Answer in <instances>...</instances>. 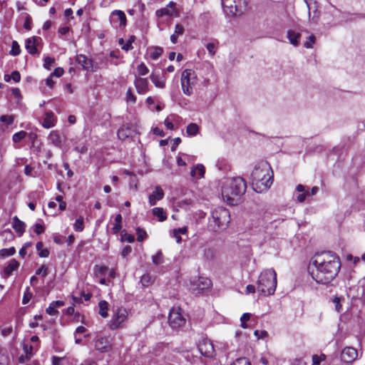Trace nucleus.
<instances>
[{
    "label": "nucleus",
    "mask_w": 365,
    "mask_h": 365,
    "mask_svg": "<svg viewBox=\"0 0 365 365\" xmlns=\"http://www.w3.org/2000/svg\"><path fill=\"white\" fill-rule=\"evenodd\" d=\"M341 267L339 257L334 252H317L309 266L312 277L319 284L330 283Z\"/></svg>",
    "instance_id": "1"
},
{
    "label": "nucleus",
    "mask_w": 365,
    "mask_h": 365,
    "mask_svg": "<svg viewBox=\"0 0 365 365\" xmlns=\"http://www.w3.org/2000/svg\"><path fill=\"white\" fill-rule=\"evenodd\" d=\"M247 190V183L242 178L236 177L227 179L222 186V197L225 202L230 205L239 203L240 197Z\"/></svg>",
    "instance_id": "2"
},
{
    "label": "nucleus",
    "mask_w": 365,
    "mask_h": 365,
    "mask_svg": "<svg viewBox=\"0 0 365 365\" xmlns=\"http://www.w3.org/2000/svg\"><path fill=\"white\" fill-rule=\"evenodd\" d=\"M252 183L259 192L269 188L273 182V171L267 162H261L252 170Z\"/></svg>",
    "instance_id": "3"
},
{
    "label": "nucleus",
    "mask_w": 365,
    "mask_h": 365,
    "mask_svg": "<svg viewBox=\"0 0 365 365\" xmlns=\"http://www.w3.org/2000/svg\"><path fill=\"white\" fill-rule=\"evenodd\" d=\"M277 284V273L274 269L263 270L257 282V289L264 296L273 295Z\"/></svg>",
    "instance_id": "4"
},
{
    "label": "nucleus",
    "mask_w": 365,
    "mask_h": 365,
    "mask_svg": "<svg viewBox=\"0 0 365 365\" xmlns=\"http://www.w3.org/2000/svg\"><path fill=\"white\" fill-rule=\"evenodd\" d=\"M230 216L228 210L220 207L211 212L208 220L207 227L212 232H217L219 230L225 229L230 222Z\"/></svg>",
    "instance_id": "5"
},
{
    "label": "nucleus",
    "mask_w": 365,
    "mask_h": 365,
    "mask_svg": "<svg viewBox=\"0 0 365 365\" xmlns=\"http://www.w3.org/2000/svg\"><path fill=\"white\" fill-rule=\"evenodd\" d=\"M197 83V78L195 72L192 69H185L182 72L180 83L182 92L185 95L190 96L193 93V88Z\"/></svg>",
    "instance_id": "6"
},
{
    "label": "nucleus",
    "mask_w": 365,
    "mask_h": 365,
    "mask_svg": "<svg viewBox=\"0 0 365 365\" xmlns=\"http://www.w3.org/2000/svg\"><path fill=\"white\" fill-rule=\"evenodd\" d=\"M128 319V311L123 307H119L113 311L109 322V327L112 330L119 329Z\"/></svg>",
    "instance_id": "7"
},
{
    "label": "nucleus",
    "mask_w": 365,
    "mask_h": 365,
    "mask_svg": "<svg viewBox=\"0 0 365 365\" xmlns=\"http://www.w3.org/2000/svg\"><path fill=\"white\" fill-rule=\"evenodd\" d=\"M168 322L173 329H179L185 324V319L182 316L181 309L173 307L169 313Z\"/></svg>",
    "instance_id": "8"
},
{
    "label": "nucleus",
    "mask_w": 365,
    "mask_h": 365,
    "mask_svg": "<svg viewBox=\"0 0 365 365\" xmlns=\"http://www.w3.org/2000/svg\"><path fill=\"white\" fill-rule=\"evenodd\" d=\"M113 338L110 335L97 337L94 341L95 348L101 353L109 352L113 349Z\"/></svg>",
    "instance_id": "9"
},
{
    "label": "nucleus",
    "mask_w": 365,
    "mask_h": 365,
    "mask_svg": "<svg viewBox=\"0 0 365 365\" xmlns=\"http://www.w3.org/2000/svg\"><path fill=\"white\" fill-rule=\"evenodd\" d=\"M76 61L78 64L82 66L83 68L87 71L107 68V58H105V61H102V63L99 64L96 63L93 65L91 59L87 58L85 55L80 54L77 56Z\"/></svg>",
    "instance_id": "10"
},
{
    "label": "nucleus",
    "mask_w": 365,
    "mask_h": 365,
    "mask_svg": "<svg viewBox=\"0 0 365 365\" xmlns=\"http://www.w3.org/2000/svg\"><path fill=\"white\" fill-rule=\"evenodd\" d=\"M198 350L200 354L205 357L212 358L215 354L214 345L212 341L207 339H202L199 342Z\"/></svg>",
    "instance_id": "11"
},
{
    "label": "nucleus",
    "mask_w": 365,
    "mask_h": 365,
    "mask_svg": "<svg viewBox=\"0 0 365 365\" xmlns=\"http://www.w3.org/2000/svg\"><path fill=\"white\" fill-rule=\"evenodd\" d=\"M42 39L39 36H32L26 39L25 48L31 55L38 53V47L41 43Z\"/></svg>",
    "instance_id": "12"
},
{
    "label": "nucleus",
    "mask_w": 365,
    "mask_h": 365,
    "mask_svg": "<svg viewBox=\"0 0 365 365\" xmlns=\"http://www.w3.org/2000/svg\"><path fill=\"white\" fill-rule=\"evenodd\" d=\"M309 11V19L317 23L319 18L318 4L316 0H304Z\"/></svg>",
    "instance_id": "13"
},
{
    "label": "nucleus",
    "mask_w": 365,
    "mask_h": 365,
    "mask_svg": "<svg viewBox=\"0 0 365 365\" xmlns=\"http://www.w3.org/2000/svg\"><path fill=\"white\" fill-rule=\"evenodd\" d=\"M110 21L120 28H125L127 23L125 14L121 10H114L112 11Z\"/></svg>",
    "instance_id": "14"
},
{
    "label": "nucleus",
    "mask_w": 365,
    "mask_h": 365,
    "mask_svg": "<svg viewBox=\"0 0 365 365\" xmlns=\"http://www.w3.org/2000/svg\"><path fill=\"white\" fill-rule=\"evenodd\" d=\"M134 85L138 94L144 95L149 91V83L147 78L135 76Z\"/></svg>",
    "instance_id": "15"
},
{
    "label": "nucleus",
    "mask_w": 365,
    "mask_h": 365,
    "mask_svg": "<svg viewBox=\"0 0 365 365\" xmlns=\"http://www.w3.org/2000/svg\"><path fill=\"white\" fill-rule=\"evenodd\" d=\"M357 351L354 348L346 347L341 351V359L345 363H351L357 358Z\"/></svg>",
    "instance_id": "16"
},
{
    "label": "nucleus",
    "mask_w": 365,
    "mask_h": 365,
    "mask_svg": "<svg viewBox=\"0 0 365 365\" xmlns=\"http://www.w3.org/2000/svg\"><path fill=\"white\" fill-rule=\"evenodd\" d=\"M164 191L160 186H156L152 194L149 195L148 200L150 206L156 204L157 201L162 200L164 197Z\"/></svg>",
    "instance_id": "17"
},
{
    "label": "nucleus",
    "mask_w": 365,
    "mask_h": 365,
    "mask_svg": "<svg viewBox=\"0 0 365 365\" xmlns=\"http://www.w3.org/2000/svg\"><path fill=\"white\" fill-rule=\"evenodd\" d=\"M150 78L155 87L159 88H164L165 86L166 78L163 75L153 72Z\"/></svg>",
    "instance_id": "18"
},
{
    "label": "nucleus",
    "mask_w": 365,
    "mask_h": 365,
    "mask_svg": "<svg viewBox=\"0 0 365 365\" xmlns=\"http://www.w3.org/2000/svg\"><path fill=\"white\" fill-rule=\"evenodd\" d=\"M48 140L50 143H51L53 145L57 147V148H61L63 140L62 137L61 136L60 133L57 130H52L48 136Z\"/></svg>",
    "instance_id": "19"
},
{
    "label": "nucleus",
    "mask_w": 365,
    "mask_h": 365,
    "mask_svg": "<svg viewBox=\"0 0 365 365\" xmlns=\"http://www.w3.org/2000/svg\"><path fill=\"white\" fill-rule=\"evenodd\" d=\"M194 285H196V289L200 292L204 289H209L212 286V282L208 278L199 277L194 282Z\"/></svg>",
    "instance_id": "20"
},
{
    "label": "nucleus",
    "mask_w": 365,
    "mask_h": 365,
    "mask_svg": "<svg viewBox=\"0 0 365 365\" xmlns=\"http://www.w3.org/2000/svg\"><path fill=\"white\" fill-rule=\"evenodd\" d=\"M246 0H235L233 6V16L241 15L246 9Z\"/></svg>",
    "instance_id": "21"
},
{
    "label": "nucleus",
    "mask_w": 365,
    "mask_h": 365,
    "mask_svg": "<svg viewBox=\"0 0 365 365\" xmlns=\"http://www.w3.org/2000/svg\"><path fill=\"white\" fill-rule=\"evenodd\" d=\"M205 171L204 165L202 164H197L192 168L190 175L193 178L200 179L204 177Z\"/></svg>",
    "instance_id": "22"
},
{
    "label": "nucleus",
    "mask_w": 365,
    "mask_h": 365,
    "mask_svg": "<svg viewBox=\"0 0 365 365\" xmlns=\"http://www.w3.org/2000/svg\"><path fill=\"white\" fill-rule=\"evenodd\" d=\"M19 266V262L16 259H11L4 269V276L8 277L11 275L12 272Z\"/></svg>",
    "instance_id": "23"
},
{
    "label": "nucleus",
    "mask_w": 365,
    "mask_h": 365,
    "mask_svg": "<svg viewBox=\"0 0 365 365\" xmlns=\"http://www.w3.org/2000/svg\"><path fill=\"white\" fill-rule=\"evenodd\" d=\"M12 227H13L14 230L19 235H21L25 231L26 225L23 221L20 220L16 216H15L13 217Z\"/></svg>",
    "instance_id": "24"
},
{
    "label": "nucleus",
    "mask_w": 365,
    "mask_h": 365,
    "mask_svg": "<svg viewBox=\"0 0 365 365\" xmlns=\"http://www.w3.org/2000/svg\"><path fill=\"white\" fill-rule=\"evenodd\" d=\"M55 125V116L52 112H47L43 118L42 126L45 128H50Z\"/></svg>",
    "instance_id": "25"
},
{
    "label": "nucleus",
    "mask_w": 365,
    "mask_h": 365,
    "mask_svg": "<svg viewBox=\"0 0 365 365\" xmlns=\"http://www.w3.org/2000/svg\"><path fill=\"white\" fill-rule=\"evenodd\" d=\"M301 37V34L299 33L295 32L292 30H289L287 31V38L293 46H297L299 45V39Z\"/></svg>",
    "instance_id": "26"
},
{
    "label": "nucleus",
    "mask_w": 365,
    "mask_h": 365,
    "mask_svg": "<svg viewBox=\"0 0 365 365\" xmlns=\"http://www.w3.org/2000/svg\"><path fill=\"white\" fill-rule=\"evenodd\" d=\"M184 31H185L184 27L182 25H180L179 24H176L175 26V31L170 36L171 42L173 43H176L178 37L179 36L182 35L184 33Z\"/></svg>",
    "instance_id": "27"
},
{
    "label": "nucleus",
    "mask_w": 365,
    "mask_h": 365,
    "mask_svg": "<svg viewBox=\"0 0 365 365\" xmlns=\"http://www.w3.org/2000/svg\"><path fill=\"white\" fill-rule=\"evenodd\" d=\"M200 131V127L194 123H190L186 128V133L188 136H195Z\"/></svg>",
    "instance_id": "28"
},
{
    "label": "nucleus",
    "mask_w": 365,
    "mask_h": 365,
    "mask_svg": "<svg viewBox=\"0 0 365 365\" xmlns=\"http://www.w3.org/2000/svg\"><path fill=\"white\" fill-rule=\"evenodd\" d=\"M153 215L155 217H158L159 221L163 222L167 219L166 212L161 207H154L152 210Z\"/></svg>",
    "instance_id": "29"
},
{
    "label": "nucleus",
    "mask_w": 365,
    "mask_h": 365,
    "mask_svg": "<svg viewBox=\"0 0 365 365\" xmlns=\"http://www.w3.org/2000/svg\"><path fill=\"white\" fill-rule=\"evenodd\" d=\"M117 135L119 139L125 140L131 135V130L123 125L118 129Z\"/></svg>",
    "instance_id": "30"
},
{
    "label": "nucleus",
    "mask_w": 365,
    "mask_h": 365,
    "mask_svg": "<svg viewBox=\"0 0 365 365\" xmlns=\"http://www.w3.org/2000/svg\"><path fill=\"white\" fill-rule=\"evenodd\" d=\"M98 307H99V314L103 317L106 318L108 317V304L107 302L103 300L101 301L98 303Z\"/></svg>",
    "instance_id": "31"
},
{
    "label": "nucleus",
    "mask_w": 365,
    "mask_h": 365,
    "mask_svg": "<svg viewBox=\"0 0 365 365\" xmlns=\"http://www.w3.org/2000/svg\"><path fill=\"white\" fill-rule=\"evenodd\" d=\"M155 277L147 273L141 277L140 282L144 287H148L155 282Z\"/></svg>",
    "instance_id": "32"
},
{
    "label": "nucleus",
    "mask_w": 365,
    "mask_h": 365,
    "mask_svg": "<svg viewBox=\"0 0 365 365\" xmlns=\"http://www.w3.org/2000/svg\"><path fill=\"white\" fill-rule=\"evenodd\" d=\"M174 14H175V11L174 10H171V9H168V7H165V8L158 9L155 12V15L158 18L163 17L164 16H172L174 15Z\"/></svg>",
    "instance_id": "33"
},
{
    "label": "nucleus",
    "mask_w": 365,
    "mask_h": 365,
    "mask_svg": "<svg viewBox=\"0 0 365 365\" xmlns=\"http://www.w3.org/2000/svg\"><path fill=\"white\" fill-rule=\"evenodd\" d=\"M108 271V267L105 265H96L94 267V273L96 277L105 276L106 273Z\"/></svg>",
    "instance_id": "34"
},
{
    "label": "nucleus",
    "mask_w": 365,
    "mask_h": 365,
    "mask_svg": "<svg viewBox=\"0 0 365 365\" xmlns=\"http://www.w3.org/2000/svg\"><path fill=\"white\" fill-rule=\"evenodd\" d=\"M122 216L121 215L118 214L115 217V223L113 227V230L114 233H118L120 231L122 228Z\"/></svg>",
    "instance_id": "35"
},
{
    "label": "nucleus",
    "mask_w": 365,
    "mask_h": 365,
    "mask_svg": "<svg viewBox=\"0 0 365 365\" xmlns=\"http://www.w3.org/2000/svg\"><path fill=\"white\" fill-rule=\"evenodd\" d=\"M21 53L20 46L16 41H13L11 44V49L9 51V54L13 56H19Z\"/></svg>",
    "instance_id": "36"
},
{
    "label": "nucleus",
    "mask_w": 365,
    "mask_h": 365,
    "mask_svg": "<svg viewBox=\"0 0 365 365\" xmlns=\"http://www.w3.org/2000/svg\"><path fill=\"white\" fill-rule=\"evenodd\" d=\"M206 48L208 51L209 54L211 56H214L217 51V42H210L205 45Z\"/></svg>",
    "instance_id": "37"
},
{
    "label": "nucleus",
    "mask_w": 365,
    "mask_h": 365,
    "mask_svg": "<svg viewBox=\"0 0 365 365\" xmlns=\"http://www.w3.org/2000/svg\"><path fill=\"white\" fill-rule=\"evenodd\" d=\"M73 228L74 230L76 231V232H81L83 231L84 227H83V217L82 216H79L74 225H73Z\"/></svg>",
    "instance_id": "38"
},
{
    "label": "nucleus",
    "mask_w": 365,
    "mask_h": 365,
    "mask_svg": "<svg viewBox=\"0 0 365 365\" xmlns=\"http://www.w3.org/2000/svg\"><path fill=\"white\" fill-rule=\"evenodd\" d=\"M26 132L21 130L13 135L12 139L14 143H19L26 136Z\"/></svg>",
    "instance_id": "39"
},
{
    "label": "nucleus",
    "mask_w": 365,
    "mask_h": 365,
    "mask_svg": "<svg viewBox=\"0 0 365 365\" xmlns=\"http://www.w3.org/2000/svg\"><path fill=\"white\" fill-rule=\"evenodd\" d=\"M163 48L160 47H155L150 52V58L153 60L158 59L163 53Z\"/></svg>",
    "instance_id": "40"
},
{
    "label": "nucleus",
    "mask_w": 365,
    "mask_h": 365,
    "mask_svg": "<svg viewBox=\"0 0 365 365\" xmlns=\"http://www.w3.org/2000/svg\"><path fill=\"white\" fill-rule=\"evenodd\" d=\"M135 36H130L128 39L127 42L122 46V49L125 50V51L131 50L133 48L132 43L135 41Z\"/></svg>",
    "instance_id": "41"
},
{
    "label": "nucleus",
    "mask_w": 365,
    "mask_h": 365,
    "mask_svg": "<svg viewBox=\"0 0 365 365\" xmlns=\"http://www.w3.org/2000/svg\"><path fill=\"white\" fill-rule=\"evenodd\" d=\"M136 235H137V240L139 242H142L148 236L145 230H144L143 229H141L140 227H138L136 229Z\"/></svg>",
    "instance_id": "42"
},
{
    "label": "nucleus",
    "mask_w": 365,
    "mask_h": 365,
    "mask_svg": "<svg viewBox=\"0 0 365 365\" xmlns=\"http://www.w3.org/2000/svg\"><path fill=\"white\" fill-rule=\"evenodd\" d=\"M138 74L140 76H145L148 73L149 70L144 63H141L138 66L137 68Z\"/></svg>",
    "instance_id": "43"
},
{
    "label": "nucleus",
    "mask_w": 365,
    "mask_h": 365,
    "mask_svg": "<svg viewBox=\"0 0 365 365\" xmlns=\"http://www.w3.org/2000/svg\"><path fill=\"white\" fill-rule=\"evenodd\" d=\"M31 297H32V294L30 292V288L27 287L25 290V292H24V294L23 299H22V304H26L30 301Z\"/></svg>",
    "instance_id": "44"
},
{
    "label": "nucleus",
    "mask_w": 365,
    "mask_h": 365,
    "mask_svg": "<svg viewBox=\"0 0 365 365\" xmlns=\"http://www.w3.org/2000/svg\"><path fill=\"white\" fill-rule=\"evenodd\" d=\"M54 61L55 60L53 58L46 56L44 58L43 67L48 70H50L51 66L54 63Z\"/></svg>",
    "instance_id": "45"
},
{
    "label": "nucleus",
    "mask_w": 365,
    "mask_h": 365,
    "mask_svg": "<svg viewBox=\"0 0 365 365\" xmlns=\"http://www.w3.org/2000/svg\"><path fill=\"white\" fill-rule=\"evenodd\" d=\"M153 262L158 265L163 262L162 252H157L152 257Z\"/></svg>",
    "instance_id": "46"
},
{
    "label": "nucleus",
    "mask_w": 365,
    "mask_h": 365,
    "mask_svg": "<svg viewBox=\"0 0 365 365\" xmlns=\"http://www.w3.org/2000/svg\"><path fill=\"white\" fill-rule=\"evenodd\" d=\"M126 100L128 103H135L136 102V97L132 93L130 88H128L126 93Z\"/></svg>",
    "instance_id": "47"
},
{
    "label": "nucleus",
    "mask_w": 365,
    "mask_h": 365,
    "mask_svg": "<svg viewBox=\"0 0 365 365\" xmlns=\"http://www.w3.org/2000/svg\"><path fill=\"white\" fill-rule=\"evenodd\" d=\"M314 42H315V36L314 35H311L307 38V40L304 43V46L307 48H312Z\"/></svg>",
    "instance_id": "48"
},
{
    "label": "nucleus",
    "mask_w": 365,
    "mask_h": 365,
    "mask_svg": "<svg viewBox=\"0 0 365 365\" xmlns=\"http://www.w3.org/2000/svg\"><path fill=\"white\" fill-rule=\"evenodd\" d=\"M231 365H251V364L247 358H240L234 361Z\"/></svg>",
    "instance_id": "49"
},
{
    "label": "nucleus",
    "mask_w": 365,
    "mask_h": 365,
    "mask_svg": "<svg viewBox=\"0 0 365 365\" xmlns=\"http://www.w3.org/2000/svg\"><path fill=\"white\" fill-rule=\"evenodd\" d=\"M341 299V297H335L332 300L335 305V309L337 312H340L341 311V305L340 304Z\"/></svg>",
    "instance_id": "50"
},
{
    "label": "nucleus",
    "mask_w": 365,
    "mask_h": 365,
    "mask_svg": "<svg viewBox=\"0 0 365 365\" xmlns=\"http://www.w3.org/2000/svg\"><path fill=\"white\" fill-rule=\"evenodd\" d=\"M46 312L51 316H55L58 313V310L55 308V307L52 306V303H51L49 306L46 308Z\"/></svg>",
    "instance_id": "51"
},
{
    "label": "nucleus",
    "mask_w": 365,
    "mask_h": 365,
    "mask_svg": "<svg viewBox=\"0 0 365 365\" xmlns=\"http://www.w3.org/2000/svg\"><path fill=\"white\" fill-rule=\"evenodd\" d=\"M33 231L36 233L37 235H40L44 232V227L42 225L36 223L35 224L33 227Z\"/></svg>",
    "instance_id": "52"
},
{
    "label": "nucleus",
    "mask_w": 365,
    "mask_h": 365,
    "mask_svg": "<svg viewBox=\"0 0 365 365\" xmlns=\"http://www.w3.org/2000/svg\"><path fill=\"white\" fill-rule=\"evenodd\" d=\"M36 274L41 275L43 277H45L48 274V268L46 266L42 265L36 270Z\"/></svg>",
    "instance_id": "53"
},
{
    "label": "nucleus",
    "mask_w": 365,
    "mask_h": 365,
    "mask_svg": "<svg viewBox=\"0 0 365 365\" xmlns=\"http://www.w3.org/2000/svg\"><path fill=\"white\" fill-rule=\"evenodd\" d=\"M0 120L2 122V123H5L8 125H11L14 122V118L12 116H10V115H1V118H0Z\"/></svg>",
    "instance_id": "54"
},
{
    "label": "nucleus",
    "mask_w": 365,
    "mask_h": 365,
    "mask_svg": "<svg viewBox=\"0 0 365 365\" xmlns=\"http://www.w3.org/2000/svg\"><path fill=\"white\" fill-rule=\"evenodd\" d=\"M32 350H33V347L32 346H29V345H27V344H24V352L26 353V358L28 359H30L31 354H32Z\"/></svg>",
    "instance_id": "55"
},
{
    "label": "nucleus",
    "mask_w": 365,
    "mask_h": 365,
    "mask_svg": "<svg viewBox=\"0 0 365 365\" xmlns=\"http://www.w3.org/2000/svg\"><path fill=\"white\" fill-rule=\"evenodd\" d=\"M254 334L257 337V339H263L268 336V333L267 331L255 330Z\"/></svg>",
    "instance_id": "56"
},
{
    "label": "nucleus",
    "mask_w": 365,
    "mask_h": 365,
    "mask_svg": "<svg viewBox=\"0 0 365 365\" xmlns=\"http://www.w3.org/2000/svg\"><path fill=\"white\" fill-rule=\"evenodd\" d=\"M31 24H32V20H31V16H27L25 19L24 24V27L26 30H30L31 29Z\"/></svg>",
    "instance_id": "57"
},
{
    "label": "nucleus",
    "mask_w": 365,
    "mask_h": 365,
    "mask_svg": "<svg viewBox=\"0 0 365 365\" xmlns=\"http://www.w3.org/2000/svg\"><path fill=\"white\" fill-rule=\"evenodd\" d=\"M12 331H13V328L11 326L8 327H4V329H1V335L3 336H7L11 334Z\"/></svg>",
    "instance_id": "58"
},
{
    "label": "nucleus",
    "mask_w": 365,
    "mask_h": 365,
    "mask_svg": "<svg viewBox=\"0 0 365 365\" xmlns=\"http://www.w3.org/2000/svg\"><path fill=\"white\" fill-rule=\"evenodd\" d=\"M53 241L56 244H63L67 242L66 237L63 236H55L53 237Z\"/></svg>",
    "instance_id": "59"
},
{
    "label": "nucleus",
    "mask_w": 365,
    "mask_h": 365,
    "mask_svg": "<svg viewBox=\"0 0 365 365\" xmlns=\"http://www.w3.org/2000/svg\"><path fill=\"white\" fill-rule=\"evenodd\" d=\"M11 78L16 83L19 82L21 80V75L19 71H14L11 73Z\"/></svg>",
    "instance_id": "60"
},
{
    "label": "nucleus",
    "mask_w": 365,
    "mask_h": 365,
    "mask_svg": "<svg viewBox=\"0 0 365 365\" xmlns=\"http://www.w3.org/2000/svg\"><path fill=\"white\" fill-rule=\"evenodd\" d=\"M64 73V71L62 68H55V70L53 71V72L51 74L54 76H56V77H61Z\"/></svg>",
    "instance_id": "61"
},
{
    "label": "nucleus",
    "mask_w": 365,
    "mask_h": 365,
    "mask_svg": "<svg viewBox=\"0 0 365 365\" xmlns=\"http://www.w3.org/2000/svg\"><path fill=\"white\" fill-rule=\"evenodd\" d=\"M75 150L80 153H85L88 148L85 144H81L75 148Z\"/></svg>",
    "instance_id": "62"
},
{
    "label": "nucleus",
    "mask_w": 365,
    "mask_h": 365,
    "mask_svg": "<svg viewBox=\"0 0 365 365\" xmlns=\"http://www.w3.org/2000/svg\"><path fill=\"white\" fill-rule=\"evenodd\" d=\"M123 239L125 240V241H127L128 242H133L134 240H135V237L134 235H130V234H125L123 236Z\"/></svg>",
    "instance_id": "63"
},
{
    "label": "nucleus",
    "mask_w": 365,
    "mask_h": 365,
    "mask_svg": "<svg viewBox=\"0 0 365 365\" xmlns=\"http://www.w3.org/2000/svg\"><path fill=\"white\" fill-rule=\"evenodd\" d=\"M55 82L53 80L52 75H50L46 79V84L49 86L50 88H53Z\"/></svg>",
    "instance_id": "64"
}]
</instances>
